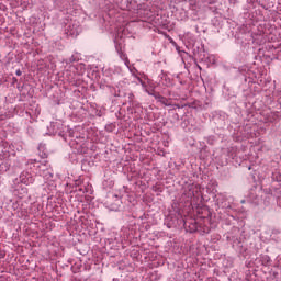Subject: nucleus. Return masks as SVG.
<instances>
[{"instance_id": "1", "label": "nucleus", "mask_w": 281, "mask_h": 281, "mask_svg": "<svg viewBox=\"0 0 281 281\" xmlns=\"http://www.w3.org/2000/svg\"><path fill=\"white\" fill-rule=\"evenodd\" d=\"M31 164H34V166L37 167V169H38L37 175H40V177H43L44 179H46V181H48V179H52V177H54V172H53L52 168L49 167V165L41 164L36 160H31Z\"/></svg>"}, {"instance_id": "2", "label": "nucleus", "mask_w": 281, "mask_h": 281, "mask_svg": "<svg viewBox=\"0 0 281 281\" xmlns=\"http://www.w3.org/2000/svg\"><path fill=\"white\" fill-rule=\"evenodd\" d=\"M67 36H72V38H76V36H78V34H80L82 32V29L80 27V24L76 21H71L66 30H65Z\"/></svg>"}, {"instance_id": "3", "label": "nucleus", "mask_w": 281, "mask_h": 281, "mask_svg": "<svg viewBox=\"0 0 281 281\" xmlns=\"http://www.w3.org/2000/svg\"><path fill=\"white\" fill-rule=\"evenodd\" d=\"M20 182L24 186H31V183H34V177H32V173L24 171L20 175Z\"/></svg>"}, {"instance_id": "4", "label": "nucleus", "mask_w": 281, "mask_h": 281, "mask_svg": "<svg viewBox=\"0 0 281 281\" xmlns=\"http://www.w3.org/2000/svg\"><path fill=\"white\" fill-rule=\"evenodd\" d=\"M155 99L158 100L160 104H164L165 106H171L170 101L166 97L158 94V95H155Z\"/></svg>"}, {"instance_id": "5", "label": "nucleus", "mask_w": 281, "mask_h": 281, "mask_svg": "<svg viewBox=\"0 0 281 281\" xmlns=\"http://www.w3.org/2000/svg\"><path fill=\"white\" fill-rule=\"evenodd\" d=\"M199 186H193V187H191V189H190V192L191 193H189V196H196V194H199Z\"/></svg>"}, {"instance_id": "6", "label": "nucleus", "mask_w": 281, "mask_h": 281, "mask_svg": "<svg viewBox=\"0 0 281 281\" xmlns=\"http://www.w3.org/2000/svg\"><path fill=\"white\" fill-rule=\"evenodd\" d=\"M8 170H10V165H8V162H1L0 172H8Z\"/></svg>"}, {"instance_id": "7", "label": "nucleus", "mask_w": 281, "mask_h": 281, "mask_svg": "<svg viewBox=\"0 0 281 281\" xmlns=\"http://www.w3.org/2000/svg\"><path fill=\"white\" fill-rule=\"evenodd\" d=\"M115 43V49L120 54L122 52V42L117 41V37L114 40Z\"/></svg>"}, {"instance_id": "8", "label": "nucleus", "mask_w": 281, "mask_h": 281, "mask_svg": "<svg viewBox=\"0 0 281 281\" xmlns=\"http://www.w3.org/2000/svg\"><path fill=\"white\" fill-rule=\"evenodd\" d=\"M135 98V95L133 93H128V99H130V102H133V99Z\"/></svg>"}, {"instance_id": "9", "label": "nucleus", "mask_w": 281, "mask_h": 281, "mask_svg": "<svg viewBox=\"0 0 281 281\" xmlns=\"http://www.w3.org/2000/svg\"><path fill=\"white\" fill-rule=\"evenodd\" d=\"M15 74L16 76H22L23 72L21 70H16Z\"/></svg>"}, {"instance_id": "10", "label": "nucleus", "mask_w": 281, "mask_h": 281, "mask_svg": "<svg viewBox=\"0 0 281 281\" xmlns=\"http://www.w3.org/2000/svg\"><path fill=\"white\" fill-rule=\"evenodd\" d=\"M75 60H76V58L71 57V58L69 59V63H74Z\"/></svg>"}, {"instance_id": "11", "label": "nucleus", "mask_w": 281, "mask_h": 281, "mask_svg": "<svg viewBox=\"0 0 281 281\" xmlns=\"http://www.w3.org/2000/svg\"><path fill=\"white\" fill-rule=\"evenodd\" d=\"M16 150H18V151H19V150H23V147L19 146V147H16Z\"/></svg>"}, {"instance_id": "12", "label": "nucleus", "mask_w": 281, "mask_h": 281, "mask_svg": "<svg viewBox=\"0 0 281 281\" xmlns=\"http://www.w3.org/2000/svg\"><path fill=\"white\" fill-rule=\"evenodd\" d=\"M125 65L126 67H128V59H125Z\"/></svg>"}, {"instance_id": "13", "label": "nucleus", "mask_w": 281, "mask_h": 281, "mask_svg": "<svg viewBox=\"0 0 281 281\" xmlns=\"http://www.w3.org/2000/svg\"><path fill=\"white\" fill-rule=\"evenodd\" d=\"M138 82H140V85H144V81H142V79L138 78Z\"/></svg>"}, {"instance_id": "14", "label": "nucleus", "mask_w": 281, "mask_h": 281, "mask_svg": "<svg viewBox=\"0 0 281 281\" xmlns=\"http://www.w3.org/2000/svg\"><path fill=\"white\" fill-rule=\"evenodd\" d=\"M9 148H11V149L14 148V144H11V145L9 146Z\"/></svg>"}, {"instance_id": "15", "label": "nucleus", "mask_w": 281, "mask_h": 281, "mask_svg": "<svg viewBox=\"0 0 281 281\" xmlns=\"http://www.w3.org/2000/svg\"><path fill=\"white\" fill-rule=\"evenodd\" d=\"M12 155H16V150H14V149H13V153H12Z\"/></svg>"}]
</instances>
